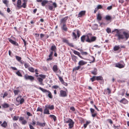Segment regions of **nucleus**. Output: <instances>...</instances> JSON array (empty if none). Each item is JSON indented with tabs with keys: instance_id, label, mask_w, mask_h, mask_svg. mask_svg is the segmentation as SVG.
I'll list each match as a JSON object with an SVG mask.
<instances>
[{
	"instance_id": "nucleus-1",
	"label": "nucleus",
	"mask_w": 129,
	"mask_h": 129,
	"mask_svg": "<svg viewBox=\"0 0 129 129\" xmlns=\"http://www.w3.org/2000/svg\"><path fill=\"white\" fill-rule=\"evenodd\" d=\"M64 121L65 123H69V128H72L73 127L74 122L72 119L69 118L66 121L65 120Z\"/></svg>"
},
{
	"instance_id": "nucleus-2",
	"label": "nucleus",
	"mask_w": 129,
	"mask_h": 129,
	"mask_svg": "<svg viewBox=\"0 0 129 129\" xmlns=\"http://www.w3.org/2000/svg\"><path fill=\"white\" fill-rule=\"evenodd\" d=\"M115 30H116L117 34L116 36L118 37V39L119 40L121 39H123L124 38V36L123 35L120 34V33L117 29H115Z\"/></svg>"
},
{
	"instance_id": "nucleus-3",
	"label": "nucleus",
	"mask_w": 129,
	"mask_h": 129,
	"mask_svg": "<svg viewBox=\"0 0 129 129\" xmlns=\"http://www.w3.org/2000/svg\"><path fill=\"white\" fill-rule=\"evenodd\" d=\"M24 78L26 80H29L30 81H32L34 79V77L31 76H28L27 74H25L24 76Z\"/></svg>"
},
{
	"instance_id": "nucleus-4",
	"label": "nucleus",
	"mask_w": 129,
	"mask_h": 129,
	"mask_svg": "<svg viewBox=\"0 0 129 129\" xmlns=\"http://www.w3.org/2000/svg\"><path fill=\"white\" fill-rule=\"evenodd\" d=\"M67 96L66 92L63 90H60V94L59 96L60 97H65Z\"/></svg>"
},
{
	"instance_id": "nucleus-5",
	"label": "nucleus",
	"mask_w": 129,
	"mask_h": 129,
	"mask_svg": "<svg viewBox=\"0 0 129 129\" xmlns=\"http://www.w3.org/2000/svg\"><path fill=\"white\" fill-rule=\"evenodd\" d=\"M92 34H88L87 35H85L86 37V42L89 43L90 42V38L91 37Z\"/></svg>"
},
{
	"instance_id": "nucleus-6",
	"label": "nucleus",
	"mask_w": 129,
	"mask_h": 129,
	"mask_svg": "<svg viewBox=\"0 0 129 129\" xmlns=\"http://www.w3.org/2000/svg\"><path fill=\"white\" fill-rule=\"evenodd\" d=\"M86 12L85 11H81L78 14V17H81L84 16L85 13Z\"/></svg>"
},
{
	"instance_id": "nucleus-7",
	"label": "nucleus",
	"mask_w": 129,
	"mask_h": 129,
	"mask_svg": "<svg viewBox=\"0 0 129 129\" xmlns=\"http://www.w3.org/2000/svg\"><path fill=\"white\" fill-rule=\"evenodd\" d=\"M43 113L44 114H50L49 109L47 107H45V109L44 110Z\"/></svg>"
},
{
	"instance_id": "nucleus-8",
	"label": "nucleus",
	"mask_w": 129,
	"mask_h": 129,
	"mask_svg": "<svg viewBox=\"0 0 129 129\" xmlns=\"http://www.w3.org/2000/svg\"><path fill=\"white\" fill-rule=\"evenodd\" d=\"M105 19L107 21H111L112 19L111 17L109 15L106 16L105 18Z\"/></svg>"
},
{
	"instance_id": "nucleus-9",
	"label": "nucleus",
	"mask_w": 129,
	"mask_h": 129,
	"mask_svg": "<svg viewBox=\"0 0 129 129\" xmlns=\"http://www.w3.org/2000/svg\"><path fill=\"white\" fill-rule=\"evenodd\" d=\"M21 1L20 0H18L17 3V7L19 9L21 8Z\"/></svg>"
},
{
	"instance_id": "nucleus-10",
	"label": "nucleus",
	"mask_w": 129,
	"mask_h": 129,
	"mask_svg": "<svg viewBox=\"0 0 129 129\" xmlns=\"http://www.w3.org/2000/svg\"><path fill=\"white\" fill-rule=\"evenodd\" d=\"M53 71L56 73L57 72L58 70V68L57 66L56 65H54L53 67Z\"/></svg>"
},
{
	"instance_id": "nucleus-11",
	"label": "nucleus",
	"mask_w": 129,
	"mask_h": 129,
	"mask_svg": "<svg viewBox=\"0 0 129 129\" xmlns=\"http://www.w3.org/2000/svg\"><path fill=\"white\" fill-rule=\"evenodd\" d=\"M45 107H47L48 109H49L50 110H53L54 109V106L53 105H46Z\"/></svg>"
},
{
	"instance_id": "nucleus-12",
	"label": "nucleus",
	"mask_w": 129,
	"mask_h": 129,
	"mask_svg": "<svg viewBox=\"0 0 129 129\" xmlns=\"http://www.w3.org/2000/svg\"><path fill=\"white\" fill-rule=\"evenodd\" d=\"M86 63V62H85L83 60H81L78 63V64L79 66H81L84 65Z\"/></svg>"
},
{
	"instance_id": "nucleus-13",
	"label": "nucleus",
	"mask_w": 129,
	"mask_h": 129,
	"mask_svg": "<svg viewBox=\"0 0 129 129\" xmlns=\"http://www.w3.org/2000/svg\"><path fill=\"white\" fill-rule=\"evenodd\" d=\"M97 70L96 68H94L93 70L91 71L92 74L94 75H96L97 73Z\"/></svg>"
},
{
	"instance_id": "nucleus-14",
	"label": "nucleus",
	"mask_w": 129,
	"mask_h": 129,
	"mask_svg": "<svg viewBox=\"0 0 129 129\" xmlns=\"http://www.w3.org/2000/svg\"><path fill=\"white\" fill-rule=\"evenodd\" d=\"M120 102L121 103L125 104L127 103L128 101L125 99L123 98L120 101Z\"/></svg>"
},
{
	"instance_id": "nucleus-15",
	"label": "nucleus",
	"mask_w": 129,
	"mask_h": 129,
	"mask_svg": "<svg viewBox=\"0 0 129 129\" xmlns=\"http://www.w3.org/2000/svg\"><path fill=\"white\" fill-rule=\"evenodd\" d=\"M37 80L39 81L40 83V85H44V84H43V79H42L40 77H38L37 78Z\"/></svg>"
},
{
	"instance_id": "nucleus-16",
	"label": "nucleus",
	"mask_w": 129,
	"mask_h": 129,
	"mask_svg": "<svg viewBox=\"0 0 129 129\" xmlns=\"http://www.w3.org/2000/svg\"><path fill=\"white\" fill-rule=\"evenodd\" d=\"M115 66L119 68H121L124 67V66L123 65L119 63L116 64Z\"/></svg>"
},
{
	"instance_id": "nucleus-17",
	"label": "nucleus",
	"mask_w": 129,
	"mask_h": 129,
	"mask_svg": "<svg viewBox=\"0 0 129 129\" xmlns=\"http://www.w3.org/2000/svg\"><path fill=\"white\" fill-rule=\"evenodd\" d=\"M123 34L125 36L126 39H127L129 37V35L127 33L125 32H123Z\"/></svg>"
},
{
	"instance_id": "nucleus-18",
	"label": "nucleus",
	"mask_w": 129,
	"mask_h": 129,
	"mask_svg": "<svg viewBox=\"0 0 129 129\" xmlns=\"http://www.w3.org/2000/svg\"><path fill=\"white\" fill-rule=\"evenodd\" d=\"M96 39V37L95 36H93L91 37V39L90 40V42L91 43L92 42L95 41Z\"/></svg>"
},
{
	"instance_id": "nucleus-19",
	"label": "nucleus",
	"mask_w": 129,
	"mask_h": 129,
	"mask_svg": "<svg viewBox=\"0 0 129 129\" xmlns=\"http://www.w3.org/2000/svg\"><path fill=\"white\" fill-rule=\"evenodd\" d=\"M68 17H66L62 19L61 20V23H64L66 22V20L67 19Z\"/></svg>"
},
{
	"instance_id": "nucleus-20",
	"label": "nucleus",
	"mask_w": 129,
	"mask_h": 129,
	"mask_svg": "<svg viewBox=\"0 0 129 129\" xmlns=\"http://www.w3.org/2000/svg\"><path fill=\"white\" fill-rule=\"evenodd\" d=\"M39 88L43 92H48L49 90H47L46 89H44L41 87H39Z\"/></svg>"
},
{
	"instance_id": "nucleus-21",
	"label": "nucleus",
	"mask_w": 129,
	"mask_h": 129,
	"mask_svg": "<svg viewBox=\"0 0 129 129\" xmlns=\"http://www.w3.org/2000/svg\"><path fill=\"white\" fill-rule=\"evenodd\" d=\"M102 18L101 15L100 14H98L97 17V19L99 21L101 20Z\"/></svg>"
},
{
	"instance_id": "nucleus-22",
	"label": "nucleus",
	"mask_w": 129,
	"mask_h": 129,
	"mask_svg": "<svg viewBox=\"0 0 129 129\" xmlns=\"http://www.w3.org/2000/svg\"><path fill=\"white\" fill-rule=\"evenodd\" d=\"M1 125L2 126L5 128L7 125V123L6 122L4 121L3 123L1 124Z\"/></svg>"
},
{
	"instance_id": "nucleus-23",
	"label": "nucleus",
	"mask_w": 129,
	"mask_h": 129,
	"mask_svg": "<svg viewBox=\"0 0 129 129\" xmlns=\"http://www.w3.org/2000/svg\"><path fill=\"white\" fill-rule=\"evenodd\" d=\"M72 60L75 62L77 61L76 59H77V57L73 55H72Z\"/></svg>"
},
{
	"instance_id": "nucleus-24",
	"label": "nucleus",
	"mask_w": 129,
	"mask_h": 129,
	"mask_svg": "<svg viewBox=\"0 0 129 129\" xmlns=\"http://www.w3.org/2000/svg\"><path fill=\"white\" fill-rule=\"evenodd\" d=\"M53 53L52 51L51 52L49 56V58L47 59V60H49L52 59V58L51 57L53 54Z\"/></svg>"
},
{
	"instance_id": "nucleus-25",
	"label": "nucleus",
	"mask_w": 129,
	"mask_h": 129,
	"mask_svg": "<svg viewBox=\"0 0 129 129\" xmlns=\"http://www.w3.org/2000/svg\"><path fill=\"white\" fill-rule=\"evenodd\" d=\"M62 29L65 31H67V27L65 24H64L62 27Z\"/></svg>"
},
{
	"instance_id": "nucleus-26",
	"label": "nucleus",
	"mask_w": 129,
	"mask_h": 129,
	"mask_svg": "<svg viewBox=\"0 0 129 129\" xmlns=\"http://www.w3.org/2000/svg\"><path fill=\"white\" fill-rule=\"evenodd\" d=\"M103 79V77L101 76H99L96 77V79L97 80H102Z\"/></svg>"
},
{
	"instance_id": "nucleus-27",
	"label": "nucleus",
	"mask_w": 129,
	"mask_h": 129,
	"mask_svg": "<svg viewBox=\"0 0 129 129\" xmlns=\"http://www.w3.org/2000/svg\"><path fill=\"white\" fill-rule=\"evenodd\" d=\"M86 39V36L83 35L81 37V41L82 42H84Z\"/></svg>"
},
{
	"instance_id": "nucleus-28",
	"label": "nucleus",
	"mask_w": 129,
	"mask_h": 129,
	"mask_svg": "<svg viewBox=\"0 0 129 129\" xmlns=\"http://www.w3.org/2000/svg\"><path fill=\"white\" fill-rule=\"evenodd\" d=\"M48 2V1L47 0H44L42 2V5L43 6H44Z\"/></svg>"
},
{
	"instance_id": "nucleus-29",
	"label": "nucleus",
	"mask_w": 129,
	"mask_h": 129,
	"mask_svg": "<svg viewBox=\"0 0 129 129\" xmlns=\"http://www.w3.org/2000/svg\"><path fill=\"white\" fill-rule=\"evenodd\" d=\"M13 91L15 95H16L18 94V93L20 92V91L18 90H14Z\"/></svg>"
},
{
	"instance_id": "nucleus-30",
	"label": "nucleus",
	"mask_w": 129,
	"mask_h": 129,
	"mask_svg": "<svg viewBox=\"0 0 129 129\" xmlns=\"http://www.w3.org/2000/svg\"><path fill=\"white\" fill-rule=\"evenodd\" d=\"M120 48V47L118 46H115L114 48V50L116 51L118 50Z\"/></svg>"
},
{
	"instance_id": "nucleus-31",
	"label": "nucleus",
	"mask_w": 129,
	"mask_h": 129,
	"mask_svg": "<svg viewBox=\"0 0 129 129\" xmlns=\"http://www.w3.org/2000/svg\"><path fill=\"white\" fill-rule=\"evenodd\" d=\"M49 116L52 118L53 119L54 121H55L56 119V117L54 115H50Z\"/></svg>"
},
{
	"instance_id": "nucleus-32",
	"label": "nucleus",
	"mask_w": 129,
	"mask_h": 129,
	"mask_svg": "<svg viewBox=\"0 0 129 129\" xmlns=\"http://www.w3.org/2000/svg\"><path fill=\"white\" fill-rule=\"evenodd\" d=\"M36 111L37 112H42L43 111V109L42 108H40L39 107H38L37 110Z\"/></svg>"
},
{
	"instance_id": "nucleus-33",
	"label": "nucleus",
	"mask_w": 129,
	"mask_h": 129,
	"mask_svg": "<svg viewBox=\"0 0 129 129\" xmlns=\"http://www.w3.org/2000/svg\"><path fill=\"white\" fill-rule=\"evenodd\" d=\"M21 97L22 96L21 95L18 96L16 99V101L18 102H19L21 99Z\"/></svg>"
},
{
	"instance_id": "nucleus-34",
	"label": "nucleus",
	"mask_w": 129,
	"mask_h": 129,
	"mask_svg": "<svg viewBox=\"0 0 129 129\" xmlns=\"http://www.w3.org/2000/svg\"><path fill=\"white\" fill-rule=\"evenodd\" d=\"M39 76L42 79H45V78L46 76L44 74H40L39 75Z\"/></svg>"
},
{
	"instance_id": "nucleus-35",
	"label": "nucleus",
	"mask_w": 129,
	"mask_h": 129,
	"mask_svg": "<svg viewBox=\"0 0 129 129\" xmlns=\"http://www.w3.org/2000/svg\"><path fill=\"white\" fill-rule=\"evenodd\" d=\"M9 107V105L5 103L3 105V107L5 108H7Z\"/></svg>"
},
{
	"instance_id": "nucleus-36",
	"label": "nucleus",
	"mask_w": 129,
	"mask_h": 129,
	"mask_svg": "<svg viewBox=\"0 0 129 129\" xmlns=\"http://www.w3.org/2000/svg\"><path fill=\"white\" fill-rule=\"evenodd\" d=\"M9 41L10 42H11L12 44L14 45H16V43L15 41H13L11 39L10 40H9Z\"/></svg>"
},
{
	"instance_id": "nucleus-37",
	"label": "nucleus",
	"mask_w": 129,
	"mask_h": 129,
	"mask_svg": "<svg viewBox=\"0 0 129 129\" xmlns=\"http://www.w3.org/2000/svg\"><path fill=\"white\" fill-rule=\"evenodd\" d=\"M16 59L19 62H20V60L21 59V57L16 56Z\"/></svg>"
},
{
	"instance_id": "nucleus-38",
	"label": "nucleus",
	"mask_w": 129,
	"mask_h": 129,
	"mask_svg": "<svg viewBox=\"0 0 129 129\" xmlns=\"http://www.w3.org/2000/svg\"><path fill=\"white\" fill-rule=\"evenodd\" d=\"M56 48V46H52L51 48V49L52 51H55V49Z\"/></svg>"
},
{
	"instance_id": "nucleus-39",
	"label": "nucleus",
	"mask_w": 129,
	"mask_h": 129,
	"mask_svg": "<svg viewBox=\"0 0 129 129\" xmlns=\"http://www.w3.org/2000/svg\"><path fill=\"white\" fill-rule=\"evenodd\" d=\"M80 68V66H79L77 67H76L75 68H73V71L77 70L79 69Z\"/></svg>"
},
{
	"instance_id": "nucleus-40",
	"label": "nucleus",
	"mask_w": 129,
	"mask_h": 129,
	"mask_svg": "<svg viewBox=\"0 0 129 129\" xmlns=\"http://www.w3.org/2000/svg\"><path fill=\"white\" fill-rule=\"evenodd\" d=\"M96 79V77L94 76H93L92 78H90V80H91L92 82L94 81Z\"/></svg>"
},
{
	"instance_id": "nucleus-41",
	"label": "nucleus",
	"mask_w": 129,
	"mask_h": 129,
	"mask_svg": "<svg viewBox=\"0 0 129 129\" xmlns=\"http://www.w3.org/2000/svg\"><path fill=\"white\" fill-rule=\"evenodd\" d=\"M48 92L49 93L48 94V96L49 98L51 99L52 98V95L51 93L49 90Z\"/></svg>"
},
{
	"instance_id": "nucleus-42",
	"label": "nucleus",
	"mask_w": 129,
	"mask_h": 129,
	"mask_svg": "<svg viewBox=\"0 0 129 129\" xmlns=\"http://www.w3.org/2000/svg\"><path fill=\"white\" fill-rule=\"evenodd\" d=\"M28 69L31 72H34V69L32 67H29L28 68Z\"/></svg>"
},
{
	"instance_id": "nucleus-43",
	"label": "nucleus",
	"mask_w": 129,
	"mask_h": 129,
	"mask_svg": "<svg viewBox=\"0 0 129 129\" xmlns=\"http://www.w3.org/2000/svg\"><path fill=\"white\" fill-rule=\"evenodd\" d=\"M74 53L76 55H77L78 56L80 54V53L79 52L77 51L76 50H74L73 51Z\"/></svg>"
},
{
	"instance_id": "nucleus-44",
	"label": "nucleus",
	"mask_w": 129,
	"mask_h": 129,
	"mask_svg": "<svg viewBox=\"0 0 129 129\" xmlns=\"http://www.w3.org/2000/svg\"><path fill=\"white\" fill-rule=\"evenodd\" d=\"M106 31L108 33H111V29L109 28H107L106 29Z\"/></svg>"
},
{
	"instance_id": "nucleus-45",
	"label": "nucleus",
	"mask_w": 129,
	"mask_h": 129,
	"mask_svg": "<svg viewBox=\"0 0 129 129\" xmlns=\"http://www.w3.org/2000/svg\"><path fill=\"white\" fill-rule=\"evenodd\" d=\"M73 37L74 39H76L77 37V36L76 34L74 32H73Z\"/></svg>"
},
{
	"instance_id": "nucleus-46",
	"label": "nucleus",
	"mask_w": 129,
	"mask_h": 129,
	"mask_svg": "<svg viewBox=\"0 0 129 129\" xmlns=\"http://www.w3.org/2000/svg\"><path fill=\"white\" fill-rule=\"evenodd\" d=\"M26 2H24L22 5H21V7H23L24 8H25L26 7Z\"/></svg>"
},
{
	"instance_id": "nucleus-47",
	"label": "nucleus",
	"mask_w": 129,
	"mask_h": 129,
	"mask_svg": "<svg viewBox=\"0 0 129 129\" xmlns=\"http://www.w3.org/2000/svg\"><path fill=\"white\" fill-rule=\"evenodd\" d=\"M81 53L83 55H86L88 53L86 52L82 51L81 52Z\"/></svg>"
},
{
	"instance_id": "nucleus-48",
	"label": "nucleus",
	"mask_w": 129,
	"mask_h": 129,
	"mask_svg": "<svg viewBox=\"0 0 129 129\" xmlns=\"http://www.w3.org/2000/svg\"><path fill=\"white\" fill-rule=\"evenodd\" d=\"M24 101V99L23 98H22L21 99L20 101H19L20 104H22Z\"/></svg>"
},
{
	"instance_id": "nucleus-49",
	"label": "nucleus",
	"mask_w": 129,
	"mask_h": 129,
	"mask_svg": "<svg viewBox=\"0 0 129 129\" xmlns=\"http://www.w3.org/2000/svg\"><path fill=\"white\" fill-rule=\"evenodd\" d=\"M19 116H14L13 119L14 120H18L19 118Z\"/></svg>"
},
{
	"instance_id": "nucleus-50",
	"label": "nucleus",
	"mask_w": 129,
	"mask_h": 129,
	"mask_svg": "<svg viewBox=\"0 0 129 129\" xmlns=\"http://www.w3.org/2000/svg\"><path fill=\"white\" fill-rule=\"evenodd\" d=\"M3 2L4 4L6 5H7V3L9 2L8 1H7V0H3Z\"/></svg>"
},
{
	"instance_id": "nucleus-51",
	"label": "nucleus",
	"mask_w": 129,
	"mask_h": 129,
	"mask_svg": "<svg viewBox=\"0 0 129 129\" xmlns=\"http://www.w3.org/2000/svg\"><path fill=\"white\" fill-rule=\"evenodd\" d=\"M63 42L68 44V41L66 39H63L62 40Z\"/></svg>"
},
{
	"instance_id": "nucleus-52",
	"label": "nucleus",
	"mask_w": 129,
	"mask_h": 129,
	"mask_svg": "<svg viewBox=\"0 0 129 129\" xmlns=\"http://www.w3.org/2000/svg\"><path fill=\"white\" fill-rule=\"evenodd\" d=\"M16 74L19 76H22V75L21 74V73H20V72L19 71H18L16 73Z\"/></svg>"
},
{
	"instance_id": "nucleus-53",
	"label": "nucleus",
	"mask_w": 129,
	"mask_h": 129,
	"mask_svg": "<svg viewBox=\"0 0 129 129\" xmlns=\"http://www.w3.org/2000/svg\"><path fill=\"white\" fill-rule=\"evenodd\" d=\"M45 124L46 123L45 122H44L43 123H41L40 126H41L44 127L45 125Z\"/></svg>"
},
{
	"instance_id": "nucleus-54",
	"label": "nucleus",
	"mask_w": 129,
	"mask_h": 129,
	"mask_svg": "<svg viewBox=\"0 0 129 129\" xmlns=\"http://www.w3.org/2000/svg\"><path fill=\"white\" fill-rule=\"evenodd\" d=\"M13 126L14 127H15V128H17L18 127V126L17 124L15 123H13Z\"/></svg>"
},
{
	"instance_id": "nucleus-55",
	"label": "nucleus",
	"mask_w": 129,
	"mask_h": 129,
	"mask_svg": "<svg viewBox=\"0 0 129 129\" xmlns=\"http://www.w3.org/2000/svg\"><path fill=\"white\" fill-rule=\"evenodd\" d=\"M8 95V94L6 92H4L3 95V98H4L5 97L7 96Z\"/></svg>"
},
{
	"instance_id": "nucleus-56",
	"label": "nucleus",
	"mask_w": 129,
	"mask_h": 129,
	"mask_svg": "<svg viewBox=\"0 0 129 129\" xmlns=\"http://www.w3.org/2000/svg\"><path fill=\"white\" fill-rule=\"evenodd\" d=\"M77 33L78 38L80 36V32L79 31L77 30Z\"/></svg>"
},
{
	"instance_id": "nucleus-57",
	"label": "nucleus",
	"mask_w": 129,
	"mask_h": 129,
	"mask_svg": "<svg viewBox=\"0 0 129 129\" xmlns=\"http://www.w3.org/2000/svg\"><path fill=\"white\" fill-rule=\"evenodd\" d=\"M94 26L95 27V28L94 29L95 30L97 29L98 28V25L96 24H94Z\"/></svg>"
},
{
	"instance_id": "nucleus-58",
	"label": "nucleus",
	"mask_w": 129,
	"mask_h": 129,
	"mask_svg": "<svg viewBox=\"0 0 129 129\" xmlns=\"http://www.w3.org/2000/svg\"><path fill=\"white\" fill-rule=\"evenodd\" d=\"M27 123V121H26L25 120H23L22 121V124H25L26 123Z\"/></svg>"
},
{
	"instance_id": "nucleus-59",
	"label": "nucleus",
	"mask_w": 129,
	"mask_h": 129,
	"mask_svg": "<svg viewBox=\"0 0 129 129\" xmlns=\"http://www.w3.org/2000/svg\"><path fill=\"white\" fill-rule=\"evenodd\" d=\"M90 110L92 114L93 113H94L95 111H94V110L92 108H91L90 109Z\"/></svg>"
},
{
	"instance_id": "nucleus-60",
	"label": "nucleus",
	"mask_w": 129,
	"mask_h": 129,
	"mask_svg": "<svg viewBox=\"0 0 129 129\" xmlns=\"http://www.w3.org/2000/svg\"><path fill=\"white\" fill-rule=\"evenodd\" d=\"M24 66L25 68H27L29 66L28 63H26L24 64Z\"/></svg>"
},
{
	"instance_id": "nucleus-61",
	"label": "nucleus",
	"mask_w": 129,
	"mask_h": 129,
	"mask_svg": "<svg viewBox=\"0 0 129 129\" xmlns=\"http://www.w3.org/2000/svg\"><path fill=\"white\" fill-rule=\"evenodd\" d=\"M48 8L49 10H52L53 9V7L52 6L49 5L48 6Z\"/></svg>"
},
{
	"instance_id": "nucleus-62",
	"label": "nucleus",
	"mask_w": 129,
	"mask_h": 129,
	"mask_svg": "<svg viewBox=\"0 0 129 129\" xmlns=\"http://www.w3.org/2000/svg\"><path fill=\"white\" fill-rule=\"evenodd\" d=\"M97 7L99 9H102V6L101 5H99L97 6Z\"/></svg>"
},
{
	"instance_id": "nucleus-63",
	"label": "nucleus",
	"mask_w": 129,
	"mask_h": 129,
	"mask_svg": "<svg viewBox=\"0 0 129 129\" xmlns=\"http://www.w3.org/2000/svg\"><path fill=\"white\" fill-rule=\"evenodd\" d=\"M107 90H108V94H110L111 93V90L108 88H107Z\"/></svg>"
},
{
	"instance_id": "nucleus-64",
	"label": "nucleus",
	"mask_w": 129,
	"mask_h": 129,
	"mask_svg": "<svg viewBox=\"0 0 129 129\" xmlns=\"http://www.w3.org/2000/svg\"><path fill=\"white\" fill-rule=\"evenodd\" d=\"M52 5L53 6H54V8H56L57 7V4L55 3H53Z\"/></svg>"
}]
</instances>
